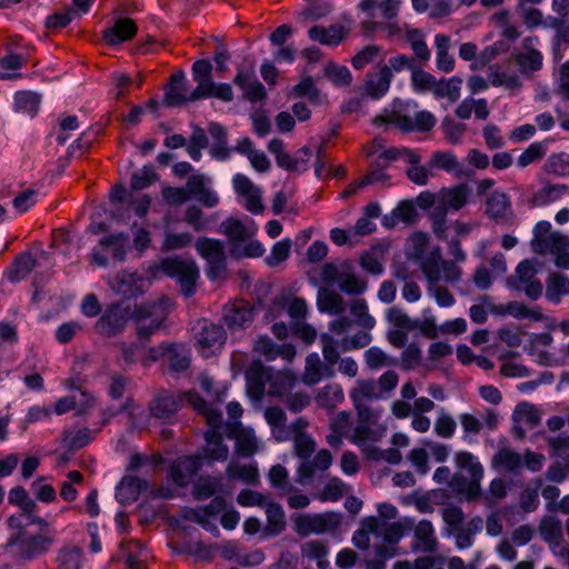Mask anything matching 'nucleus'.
<instances>
[{
	"instance_id": "obj_1",
	"label": "nucleus",
	"mask_w": 569,
	"mask_h": 569,
	"mask_svg": "<svg viewBox=\"0 0 569 569\" xmlns=\"http://www.w3.org/2000/svg\"><path fill=\"white\" fill-rule=\"evenodd\" d=\"M247 391L249 396L259 400L264 395L266 385L268 393L284 397L288 389L295 383V377L289 371H274L262 365L261 360H253L246 370Z\"/></svg>"
},
{
	"instance_id": "obj_2",
	"label": "nucleus",
	"mask_w": 569,
	"mask_h": 569,
	"mask_svg": "<svg viewBox=\"0 0 569 569\" xmlns=\"http://www.w3.org/2000/svg\"><path fill=\"white\" fill-rule=\"evenodd\" d=\"M456 465L460 470L468 473L469 478L461 475H455L450 481L451 488L459 495L465 496L468 501H473L481 496V479L483 468L478 459L468 451L456 453Z\"/></svg>"
},
{
	"instance_id": "obj_3",
	"label": "nucleus",
	"mask_w": 569,
	"mask_h": 569,
	"mask_svg": "<svg viewBox=\"0 0 569 569\" xmlns=\"http://www.w3.org/2000/svg\"><path fill=\"white\" fill-rule=\"evenodd\" d=\"M161 273L176 278L186 297L193 295L199 277V270L193 260L182 259L180 257L166 258L159 264L150 268V274L153 278L159 277Z\"/></svg>"
},
{
	"instance_id": "obj_4",
	"label": "nucleus",
	"mask_w": 569,
	"mask_h": 569,
	"mask_svg": "<svg viewBox=\"0 0 569 569\" xmlns=\"http://www.w3.org/2000/svg\"><path fill=\"white\" fill-rule=\"evenodd\" d=\"M161 273L176 278L186 297L193 295L199 277V270L193 260L182 259L180 257L166 258L159 264L150 268V274L153 278L159 277Z\"/></svg>"
},
{
	"instance_id": "obj_5",
	"label": "nucleus",
	"mask_w": 569,
	"mask_h": 569,
	"mask_svg": "<svg viewBox=\"0 0 569 569\" xmlns=\"http://www.w3.org/2000/svg\"><path fill=\"white\" fill-rule=\"evenodd\" d=\"M53 539V535L49 532L32 536L20 531L8 540L6 550L18 561H29L44 555L50 549Z\"/></svg>"
},
{
	"instance_id": "obj_6",
	"label": "nucleus",
	"mask_w": 569,
	"mask_h": 569,
	"mask_svg": "<svg viewBox=\"0 0 569 569\" xmlns=\"http://www.w3.org/2000/svg\"><path fill=\"white\" fill-rule=\"evenodd\" d=\"M168 306L169 299L161 298L134 307L132 317L137 321V335L141 343L147 342L151 335L160 329L168 317Z\"/></svg>"
},
{
	"instance_id": "obj_7",
	"label": "nucleus",
	"mask_w": 569,
	"mask_h": 569,
	"mask_svg": "<svg viewBox=\"0 0 569 569\" xmlns=\"http://www.w3.org/2000/svg\"><path fill=\"white\" fill-rule=\"evenodd\" d=\"M339 523L340 516L336 512L302 513L293 519L295 531L301 537L333 531L338 528Z\"/></svg>"
},
{
	"instance_id": "obj_8",
	"label": "nucleus",
	"mask_w": 569,
	"mask_h": 569,
	"mask_svg": "<svg viewBox=\"0 0 569 569\" xmlns=\"http://www.w3.org/2000/svg\"><path fill=\"white\" fill-rule=\"evenodd\" d=\"M196 250L208 263L207 274L216 279L226 270L224 243L218 239L200 237L196 241Z\"/></svg>"
},
{
	"instance_id": "obj_9",
	"label": "nucleus",
	"mask_w": 569,
	"mask_h": 569,
	"mask_svg": "<svg viewBox=\"0 0 569 569\" xmlns=\"http://www.w3.org/2000/svg\"><path fill=\"white\" fill-rule=\"evenodd\" d=\"M254 319V308L247 301L236 300L223 307L222 320L233 333L248 328Z\"/></svg>"
},
{
	"instance_id": "obj_10",
	"label": "nucleus",
	"mask_w": 569,
	"mask_h": 569,
	"mask_svg": "<svg viewBox=\"0 0 569 569\" xmlns=\"http://www.w3.org/2000/svg\"><path fill=\"white\" fill-rule=\"evenodd\" d=\"M129 319V309L120 303L109 306L96 322V331L104 337L120 333Z\"/></svg>"
},
{
	"instance_id": "obj_11",
	"label": "nucleus",
	"mask_w": 569,
	"mask_h": 569,
	"mask_svg": "<svg viewBox=\"0 0 569 569\" xmlns=\"http://www.w3.org/2000/svg\"><path fill=\"white\" fill-rule=\"evenodd\" d=\"M226 339L227 333L222 326L207 321H203L196 335L197 346L206 358L219 351L224 345Z\"/></svg>"
},
{
	"instance_id": "obj_12",
	"label": "nucleus",
	"mask_w": 569,
	"mask_h": 569,
	"mask_svg": "<svg viewBox=\"0 0 569 569\" xmlns=\"http://www.w3.org/2000/svg\"><path fill=\"white\" fill-rule=\"evenodd\" d=\"M309 422L300 417L291 423L289 440L293 443V453L302 461L308 460L316 451L317 443L315 439L307 433Z\"/></svg>"
},
{
	"instance_id": "obj_13",
	"label": "nucleus",
	"mask_w": 569,
	"mask_h": 569,
	"mask_svg": "<svg viewBox=\"0 0 569 569\" xmlns=\"http://www.w3.org/2000/svg\"><path fill=\"white\" fill-rule=\"evenodd\" d=\"M190 198H194L206 208H214L219 203V196L211 188V179L202 173L191 174L186 183Z\"/></svg>"
},
{
	"instance_id": "obj_14",
	"label": "nucleus",
	"mask_w": 569,
	"mask_h": 569,
	"mask_svg": "<svg viewBox=\"0 0 569 569\" xmlns=\"http://www.w3.org/2000/svg\"><path fill=\"white\" fill-rule=\"evenodd\" d=\"M233 83L242 91V98L251 103H258L267 98L263 84L254 76L253 68H239Z\"/></svg>"
},
{
	"instance_id": "obj_15",
	"label": "nucleus",
	"mask_w": 569,
	"mask_h": 569,
	"mask_svg": "<svg viewBox=\"0 0 569 569\" xmlns=\"http://www.w3.org/2000/svg\"><path fill=\"white\" fill-rule=\"evenodd\" d=\"M202 465V455L180 457L171 465L169 477L178 487H186L190 478L197 473Z\"/></svg>"
},
{
	"instance_id": "obj_16",
	"label": "nucleus",
	"mask_w": 569,
	"mask_h": 569,
	"mask_svg": "<svg viewBox=\"0 0 569 569\" xmlns=\"http://www.w3.org/2000/svg\"><path fill=\"white\" fill-rule=\"evenodd\" d=\"M219 232L228 238L230 247L242 246L256 234L257 227L253 221L244 223L236 218H227L220 223Z\"/></svg>"
},
{
	"instance_id": "obj_17",
	"label": "nucleus",
	"mask_w": 569,
	"mask_h": 569,
	"mask_svg": "<svg viewBox=\"0 0 569 569\" xmlns=\"http://www.w3.org/2000/svg\"><path fill=\"white\" fill-rule=\"evenodd\" d=\"M253 351L254 353L262 356L267 361H271L280 357L290 362L296 356V349L292 345H277L268 336H260L254 341Z\"/></svg>"
},
{
	"instance_id": "obj_18",
	"label": "nucleus",
	"mask_w": 569,
	"mask_h": 569,
	"mask_svg": "<svg viewBox=\"0 0 569 569\" xmlns=\"http://www.w3.org/2000/svg\"><path fill=\"white\" fill-rule=\"evenodd\" d=\"M179 409V399L172 392L166 390L157 393L149 405L151 416L163 422H171Z\"/></svg>"
},
{
	"instance_id": "obj_19",
	"label": "nucleus",
	"mask_w": 569,
	"mask_h": 569,
	"mask_svg": "<svg viewBox=\"0 0 569 569\" xmlns=\"http://www.w3.org/2000/svg\"><path fill=\"white\" fill-rule=\"evenodd\" d=\"M469 193V188L465 183L451 188H442L438 192V204L435 208L446 213L450 210L458 211L467 204Z\"/></svg>"
},
{
	"instance_id": "obj_20",
	"label": "nucleus",
	"mask_w": 569,
	"mask_h": 569,
	"mask_svg": "<svg viewBox=\"0 0 569 569\" xmlns=\"http://www.w3.org/2000/svg\"><path fill=\"white\" fill-rule=\"evenodd\" d=\"M537 37H527L522 41L523 51L515 54V61L522 73L536 72L542 68V54L536 48Z\"/></svg>"
},
{
	"instance_id": "obj_21",
	"label": "nucleus",
	"mask_w": 569,
	"mask_h": 569,
	"mask_svg": "<svg viewBox=\"0 0 569 569\" xmlns=\"http://www.w3.org/2000/svg\"><path fill=\"white\" fill-rule=\"evenodd\" d=\"M516 273L519 281L516 288L523 290L531 300H537L542 295V284L536 277L535 267L525 260L518 264Z\"/></svg>"
},
{
	"instance_id": "obj_22",
	"label": "nucleus",
	"mask_w": 569,
	"mask_h": 569,
	"mask_svg": "<svg viewBox=\"0 0 569 569\" xmlns=\"http://www.w3.org/2000/svg\"><path fill=\"white\" fill-rule=\"evenodd\" d=\"M486 213L497 223L510 224L513 213L508 196L505 192L495 191L487 199Z\"/></svg>"
},
{
	"instance_id": "obj_23",
	"label": "nucleus",
	"mask_w": 569,
	"mask_h": 569,
	"mask_svg": "<svg viewBox=\"0 0 569 569\" xmlns=\"http://www.w3.org/2000/svg\"><path fill=\"white\" fill-rule=\"evenodd\" d=\"M332 463V456L329 450L322 449L317 452L312 460L308 459L306 461H301L297 469V479L296 481L306 485L309 482L315 472L317 470L325 471Z\"/></svg>"
},
{
	"instance_id": "obj_24",
	"label": "nucleus",
	"mask_w": 569,
	"mask_h": 569,
	"mask_svg": "<svg viewBox=\"0 0 569 569\" xmlns=\"http://www.w3.org/2000/svg\"><path fill=\"white\" fill-rule=\"evenodd\" d=\"M392 76L390 68H387V66L380 67L378 71L369 72L365 83L367 94L372 99L385 96L389 90Z\"/></svg>"
},
{
	"instance_id": "obj_25",
	"label": "nucleus",
	"mask_w": 569,
	"mask_h": 569,
	"mask_svg": "<svg viewBox=\"0 0 569 569\" xmlns=\"http://www.w3.org/2000/svg\"><path fill=\"white\" fill-rule=\"evenodd\" d=\"M335 369L331 366L322 363L318 353L313 352L307 356L302 381L307 386L318 383L322 378H331Z\"/></svg>"
},
{
	"instance_id": "obj_26",
	"label": "nucleus",
	"mask_w": 569,
	"mask_h": 569,
	"mask_svg": "<svg viewBox=\"0 0 569 569\" xmlns=\"http://www.w3.org/2000/svg\"><path fill=\"white\" fill-rule=\"evenodd\" d=\"M189 99L186 88V76L183 71H178L170 77V83L166 88L163 103L167 107L182 106Z\"/></svg>"
},
{
	"instance_id": "obj_27",
	"label": "nucleus",
	"mask_w": 569,
	"mask_h": 569,
	"mask_svg": "<svg viewBox=\"0 0 569 569\" xmlns=\"http://www.w3.org/2000/svg\"><path fill=\"white\" fill-rule=\"evenodd\" d=\"M186 399L188 403L204 417V420L209 426L208 430H217V432H220L219 430L223 422L221 410L212 408L197 392L186 393Z\"/></svg>"
},
{
	"instance_id": "obj_28",
	"label": "nucleus",
	"mask_w": 569,
	"mask_h": 569,
	"mask_svg": "<svg viewBox=\"0 0 569 569\" xmlns=\"http://www.w3.org/2000/svg\"><path fill=\"white\" fill-rule=\"evenodd\" d=\"M137 30L138 28L132 19L120 18L112 27L103 31V39L106 43L116 46L132 39Z\"/></svg>"
},
{
	"instance_id": "obj_29",
	"label": "nucleus",
	"mask_w": 569,
	"mask_h": 569,
	"mask_svg": "<svg viewBox=\"0 0 569 569\" xmlns=\"http://www.w3.org/2000/svg\"><path fill=\"white\" fill-rule=\"evenodd\" d=\"M264 419L271 428V433L278 442L289 441L291 423L287 425L286 412L280 407H268Z\"/></svg>"
},
{
	"instance_id": "obj_30",
	"label": "nucleus",
	"mask_w": 569,
	"mask_h": 569,
	"mask_svg": "<svg viewBox=\"0 0 569 569\" xmlns=\"http://www.w3.org/2000/svg\"><path fill=\"white\" fill-rule=\"evenodd\" d=\"M429 168L442 169L452 173L457 178H465L469 176L468 169L458 161L456 156L449 151H437L431 156L428 163Z\"/></svg>"
},
{
	"instance_id": "obj_31",
	"label": "nucleus",
	"mask_w": 569,
	"mask_h": 569,
	"mask_svg": "<svg viewBox=\"0 0 569 569\" xmlns=\"http://www.w3.org/2000/svg\"><path fill=\"white\" fill-rule=\"evenodd\" d=\"M412 550L433 552L437 549L435 529L429 520H421L415 528Z\"/></svg>"
},
{
	"instance_id": "obj_32",
	"label": "nucleus",
	"mask_w": 569,
	"mask_h": 569,
	"mask_svg": "<svg viewBox=\"0 0 569 569\" xmlns=\"http://www.w3.org/2000/svg\"><path fill=\"white\" fill-rule=\"evenodd\" d=\"M148 488V481L133 476L124 477L117 487L116 497L121 503L136 501L140 492Z\"/></svg>"
},
{
	"instance_id": "obj_33",
	"label": "nucleus",
	"mask_w": 569,
	"mask_h": 569,
	"mask_svg": "<svg viewBox=\"0 0 569 569\" xmlns=\"http://www.w3.org/2000/svg\"><path fill=\"white\" fill-rule=\"evenodd\" d=\"M401 0H362L359 8L367 12L370 18H376V9L380 10V17L392 20L398 16Z\"/></svg>"
},
{
	"instance_id": "obj_34",
	"label": "nucleus",
	"mask_w": 569,
	"mask_h": 569,
	"mask_svg": "<svg viewBox=\"0 0 569 569\" xmlns=\"http://www.w3.org/2000/svg\"><path fill=\"white\" fill-rule=\"evenodd\" d=\"M491 466L508 473H518L523 466V461L519 452L509 448H500L492 456Z\"/></svg>"
},
{
	"instance_id": "obj_35",
	"label": "nucleus",
	"mask_w": 569,
	"mask_h": 569,
	"mask_svg": "<svg viewBox=\"0 0 569 569\" xmlns=\"http://www.w3.org/2000/svg\"><path fill=\"white\" fill-rule=\"evenodd\" d=\"M436 47V64L438 70L449 73L455 69L456 60L453 56L449 53L451 48L450 37L438 33L435 37Z\"/></svg>"
},
{
	"instance_id": "obj_36",
	"label": "nucleus",
	"mask_w": 569,
	"mask_h": 569,
	"mask_svg": "<svg viewBox=\"0 0 569 569\" xmlns=\"http://www.w3.org/2000/svg\"><path fill=\"white\" fill-rule=\"evenodd\" d=\"M317 306L321 312L329 315H341L346 310V302L342 296L333 290L320 288L317 297Z\"/></svg>"
},
{
	"instance_id": "obj_37",
	"label": "nucleus",
	"mask_w": 569,
	"mask_h": 569,
	"mask_svg": "<svg viewBox=\"0 0 569 569\" xmlns=\"http://www.w3.org/2000/svg\"><path fill=\"white\" fill-rule=\"evenodd\" d=\"M207 446L204 448V458L210 461H226L229 457V448L222 442V437L217 430H207L204 432Z\"/></svg>"
},
{
	"instance_id": "obj_38",
	"label": "nucleus",
	"mask_w": 569,
	"mask_h": 569,
	"mask_svg": "<svg viewBox=\"0 0 569 569\" xmlns=\"http://www.w3.org/2000/svg\"><path fill=\"white\" fill-rule=\"evenodd\" d=\"M483 528V520L481 517L471 518L466 525L459 526L453 532L456 538V546L459 549H466L472 546L473 536L480 532Z\"/></svg>"
},
{
	"instance_id": "obj_39",
	"label": "nucleus",
	"mask_w": 569,
	"mask_h": 569,
	"mask_svg": "<svg viewBox=\"0 0 569 569\" xmlns=\"http://www.w3.org/2000/svg\"><path fill=\"white\" fill-rule=\"evenodd\" d=\"M267 525L264 532L268 536H278L286 530L287 521L282 507L273 501L266 505Z\"/></svg>"
},
{
	"instance_id": "obj_40",
	"label": "nucleus",
	"mask_w": 569,
	"mask_h": 569,
	"mask_svg": "<svg viewBox=\"0 0 569 569\" xmlns=\"http://www.w3.org/2000/svg\"><path fill=\"white\" fill-rule=\"evenodd\" d=\"M406 39L410 44L417 64L425 67L431 58V52L425 41L423 33L419 29H410L407 31Z\"/></svg>"
},
{
	"instance_id": "obj_41",
	"label": "nucleus",
	"mask_w": 569,
	"mask_h": 569,
	"mask_svg": "<svg viewBox=\"0 0 569 569\" xmlns=\"http://www.w3.org/2000/svg\"><path fill=\"white\" fill-rule=\"evenodd\" d=\"M417 217L416 207L411 201L403 200L392 210L390 214H387L382 219V223L387 228H393L399 222L412 223Z\"/></svg>"
},
{
	"instance_id": "obj_42",
	"label": "nucleus",
	"mask_w": 569,
	"mask_h": 569,
	"mask_svg": "<svg viewBox=\"0 0 569 569\" xmlns=\"http://www.w3.org/2000/svg\"><path fill=\"white\" fill-rule=\"evenodd\" d=\"M222 490L220 477L200 476L193 483L192 496L197 500L208 499Z\"/></svg>"
},
{
	"instance_id": "obj_43",
	"label": "nucleus",
	"mask_w": 569,
	"mask_h": 569,
	"mask_svg": "<svg viewBox=\"0 0 569 569\" xmlns=\"http://www.w3.org/2000/svg\"><path fill=\"white\" fill-rule=\"evenodd\" d=\"M231 436L236 439V451L241 457H251L258 451V440L252 430L234 429Z\"/></svg>"
},
{
	"instance_id": "obj_44",
	"label": "nucleus",
	"mask_w": 569,
	"mask_h": 569,
	"mask_svg": "<svg viewBox=\"0 0 569 569\" xmlns=\"http://www.w3.org/2000/svg\"><path fill=\"white\" fill-rule=\"evenodd\" d=\"M268 478L279 498H284L286 493L293 491V483L289 480V472L282 465L271 467Z\"/></svg>"
},
{
	"instance_id": "obj_45",
	"label": "nucleus",
	"mask_w": 569,
	"mask_h": 569,
	"mask_svg": "<svg viewBox=\"0 0 569 569\" xmlns=\"http://www.w3.org/2000/svg\"><path fill=\"white\" fill-rule=\"evenodd\" d=\"M442 262L443 259L439 247L432 249V251L422 259L420 267L428 283L439 282L441 280Z\"/></svg>"
},
{
	"instance_id": "obj_46",
	"label": "nucleus",
	"mask_w": 569,
	"mask_h": 569,
	"mask_svg": "<svg viewBox=\"0 0 569 569\" xmlns=\"http://www.w3.org/2000/svg\"><path fill=\"white\" fill-rule=\"evenodd\" d=\"M126 563L130 569H143L148 559L147 549L139 541L121 545Z\"/></svg>"
},
{
	"instance_id": "obj_47",
	"label": "nucleus",
	"mask_w": 569,
	"mask_h": 569,
	"mask_svg": "<svg viewBox=\"0 0 569 569\" xmlns=\"http://www.w3.org/2000/svg\"><path fill=\"white\" fill-rule=\"evenodd\" d=\"M539 533L549 545L559 546L562 541V523L556 517H545L539 525Z\"/></svg>"
},
{
	"instance_id": "obj_48",
	"label": "nucleus",
	"mask_w": 569,
	"mask_h": 569,
	"mask_svg": "<svg viewBox=\"0 0 569 569\" xmlns=\"http://www.w3.org/2000/svg\"><path fill=\"white\" fill-rule=\"evenodd\" d=\"M461 84L462 80L459 77L436 80L432 93L436 98H447L450 102H456L460 97Z\"/></svg>"
},
{
	"instance_id": "obj_49",
	"label": "nucleus",
	"mask_w": 569,
	"mask_h": 569,
	"mask_svg": "<svg viewBox=\"0 0 569 569\" xmlns=\"http://www.w3.org/2000/svg\"><path fill=\"white\" fill-rule=\"evenodd\" d=\"M227 475L231 479H238L248 485H257L259 482V472L253 465H240L231 461L227 467Z\"/></svg>"
},
{
	"instance_id": "obj_50",
	"label": "nucleus",
	"mask_w": 569,
	"mask_h": 569,
	"mask_svg": "<svg viewBox=\"0 0 569 569\" xmlns=\"http://www.w3.org/2000/svg\"><path fill=\"white\" fill-rule=\"evenodd\" d=\"M302 556L309 560L317 561L319 569H328L329 561L326 559L328 555L327 546L318 540H311L301 546Z\"/></svg>"
},
{
	"instance_id": "obj_51",
	"label": "nucleus",
	"mask_w": 569,
	"mask_h": 569,
	"mask_svg": "<svg viewBox=\"0 0 569 569\" xmlns=\"http://www.w3.org/2000/svg\"><path fill=\"white\" fill-rule=\"evenodd\" d=\"M350 397L353 403L363 402L366 400H377L382 397L378 385L375 380H359L352 389Z\"/></svg>"
},
{
	"instance_id": "obj_52",
	"label": "nucleus",
	"mask_w": 569,
	"mask_h": 569,
	"mask_svg": "<svg viewBox=\"0 0 569 569\" xmlns=\"http://www.w3.org/2000/svg\"><path fill=\"white\" fill-rule=\"evenodd\" d=\"M57 561L60 569H80L83 561L82 549L77 546H67L60 549Z\"/></svg>"
},
{
	"instance_id": "obj_53",
	"label": "nucleus",
	"mask_w": 569,
	"mask_h": 569,
	"mask_svg": "<svg viewBox=\"0 0 569 569\" xmlns=\"http://www.w3.org/2000/svg\"><path fill=\"white\" fill-rule=\"evenodd\" d=\"M168 369L174 373L184 372L190 365V358L183 349L178 348L176 345L168 346L167 349Z\"/></svg>"
},
{
	"instance_id": "obj_54",
	"label": "nucleus",
	"mask_w": 569,
	"mask_h": 569,
	"mask_svg": "<svg viewBox=\"0 0 569 569\" xmlns=\"http://www.w3.org/2000/svg\"><path fill=\"white\" fill-rule=\"evenodd\" d=\"M567 190L566 184H546L533 194L531 202L533 206H545L561 198Z\"/></svg>"
},
{
	"instance_id": "obj_55",
	"label": "nucleus",
	"mask_w": 569,
	"mask_h": 569,
	"mask_svg": "<svg viewBox=\"0 0 569 569\" xmlns=\"http://www.w3.org/2000/svg\"><path fill=\"white\" fill-rule=\"evenodd\" d=\"M373 123L376 126L395 124L401 131H405V132L413 131L412 118H410L408 116L400 114L399 112H396V111L385 112V113L377 116L373 119Z\"/></svg>"
},
{
	"instance_id": "obj_56",
	"label": "nucleus",
	"mask_w": 569,
	"mask_h": 569,
	"mask_svg": "<svg viewBox=\"0 0 569 569\" xmlns=\"http://www.w3.org/2000/svg\"><path fill=\"white\" fill-rule=\"evenodd\" d=\"M343 400V392L338 385H328L320 389L316 396L319 407L331 409Z\"/></svg>"
},
{
	"instance_id": "obj_57",
	"label": "nucleus",
	"mask_w": 569,
	"mask_h": 569,
	"mask_svg": "<svg viewBox=\"0 0 569 569\" xmlns=\"http://www.w3.org/2000/svg\"><path fill=\"white\" fill-rule=\"evenodd\" d=\"M208 147V138L204 130L199 126H192V133L189 143L186 146L187 152L194 161L201 159V150Z\"/></svg>"
},
{
	"instance_id": "obj_58",
	"label": "nucleus",
	"mask_w": 569,
	"mask_h": 569,
	"mask_svg": "<svg viewBox=\"0 0 569 569\" xmlns=\"http://www.w3.org/2000/svg\"><path fill=\"white\" fill-rule=\"evenodd\" d=\"M513 417L518 422L529 428H536L541 421L540 411L533 405L527 402L517 406Z\"/></svg>"
},
{
	"instance_id": "obj_59",
	"label": "nucleus",
	"mask_w": 569,
	"mask_h": 569,
	"mask_svg": "<svg viewBox=\"0 0 569 569\" xmlns=\"http://www.w3.org/2000/svg\"><path fill=\"white\" fill-rule=\"evenodd\" d=\"M36 260L30 253L20 254L9 271V279L11 281H19L24 279L29 272L34 268Z\"/></svg>"
},
{
	"instance_id": "obj_60",
	"label": "nucleus",
	"mask_w": 569,
	"mask_h": 569,
	"mask_svg": "<svg viewBox=\"0 0 569 569\" xmlns=\"http://www.w3.org/2000/svg\"><path fill=\"white\" fill-rule=\"evenodd\" d=\"M338 286L342 291L349 295H359L366 289V282L357 277L349 266L346 267Z\"/></svg>"
},
{
	"instance_id": "obj_61",
	"label": "nucleus",
	"mask_w": 569,
	"mask_h": 569,
	"mask_svg": "<svg viewBox=\"0 0 569 569\" xmlns=\"http://www.w3.org/2000/svg\"><path fill=\"white\" fill-rule=\"evenodd\" d=\"M296 97H306L312 103H320V90L317 88L315 80L307 76L292 88Z\"/></svg>"
},
{
	"instance_id": "obj_62",
	"label": "nucleus",
	"mask_w": 569,
	"mask_h": 569,
	"mask_svg": "<svg viewBox=\"0 0 569 569\" xmlns=\"http://www.w3.org/2000/svg\"><path fill=\"white\" fill-rule=\"evenodd\" d=\"M569 293V279L563 274H552L547 282V297L549 300L559 301L560 296Z\"/></svg>"
},
{
	"instance_id": "obj_63",
	"label": "nucleus",
	"mask_w": 569,
	"mask_h": 569,
	"mask_svg": "<svg viewBox=\"0 0 569 569\" xmlns=\"http://www.w3.org/2000/svg\"><path fill=\"white\" fill-rule=\"evenodd\" d=\"M376 557L366 560L367 569H385L386 561L396 557L398 548L395 546H378L375 548Z\"/></svg>"
},
{
	"instance_id": "obj_64",
	"label": "nucleus",
	"mask_w": 569,
	"mask_h": 569,
	"mask_svg": "<svg viewBox=\"0 0 569 569\" xmlns=\"http://www.w3.org/2000/svg\"><path fill=\"white\" fill-rule=\"evenodd\" d=\"M325 76L330 79L335 86H349L352 80L349 69L345 66H338L335 62H329L325 67Z\"/></svg>"
}]
</instances>
